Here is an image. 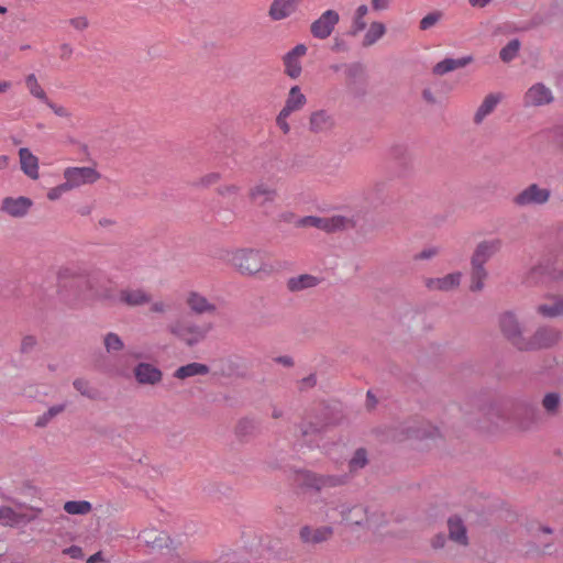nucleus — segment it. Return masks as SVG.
I'll return each instance as SVG.
<instances>
[{"label":"nucleus","instance_id":"nucleus-1","mask_svg":"<svg viewBox=\"0 0 563 563\" xmlns=\"http://www.w3.org/2000/svg\"><path fill=\"white\" fill-rule=\"evenodd\" d=\"M462 411L466 422L483 432L510 430L508 400L488 401L473 396L462 406Z\"/></svg>","mask_w":563,"mask_h":563},{"label":"nucleus","instance_id":"nucleus-2","mask_svg":"<svg viewBox=\"0 0 563 563\" xmlns=\"http://www.w3.org/2000/svg\"><path fill=\"white\" fill-rule=\"evenodd\" d=\"M384 438L390 442H404L409 439L433 440L442 439L438 427L423 421H405L385 427Z\"/></svg>","mask_w":563,"mask_h":563},{"label":"nucleus","instance_id":"nucleus-3","mask_svg":"<svg viewBox=\"0 0 563 563\" xmlns=\"http://www.w3.org/2000/svg\"><path fill=\"white\" fill-rule=\"evenodd\" d=\"M507 400L510 430L528 432L539 424L541 413L538 404L532 398L519 397Z\"/></svg>","mask_w":563,"mask_h":563},{"label":"nucleus","instance_id":"nucleus-4","mask_svg":"<svg viewBox=\"0 0 563 563\" xmlns=\"http://www.w3.org/2000/svg\"><path fill=\"white\" fill-rule=\"evenodd\" d=\"M556 257L552 252L542 254L522 276V283L527 286H537L562 277V271L556 266Z\"/></svg>","mask_w":563,"mask_h":563},{"label":"nucleus","instance_id":"nucleus-5","mask_svg":"<svg viewBox=\"0 0 563 563\" xmlns=\"http://www.w3.org/2000/svg\"><path fill=\"white\" fill-rule=\"evenodd\" d=\"M167 330L188 347H192L207 338L208 333L212 330V324L199 325L187 319L179 318L170 322L167 325Z\"/></svg>","mask_w":563,"mask_h":563},{"label":"nucleus","instance_id":"nucleus-6","mask_svg":"<svg viewBox=\"0 0 563 563\" xmlns=\"http://www.w3.org/2000/svg\"><path fill=\"white\" fill-rule=\"evenodd\" d=\"M231 264L239 273L247 276L272 271L271 266L264 261L262 252L254 249L236 250L232 254Z\"/></svg>","mask_w":563,"mask_h":563},{"label":"nucleus","instance_id":"nucleus-7","mask_svg":"<svg viewBox=\"0 0 563 563\" xmlns=\"http://www.w3.org/2000/svg\"><path fill=\"white\" fill-rule=\"evenodd\" d=\"M562 340V331L550 324L539 325L531 335H527L521 352L551 350Z\"/></svg>","mask_w":563,"mask_h":563},{"label":"nucleus","instance_id":"nucleus-8","mask_svg":"<svg viewBox=\"0 0 563 563\" xmlns=\"http://www.w3.org/2000/svg\"><path fill=\"white\" fill-rule=\"evenodd\" d=\"M498 327L506 341L521 352L527 335L525 325L517 313L512 310H506L498 316Z\"/></svg>","mask_w":563,"mask_h":563},{"label":"nucleus","instance_id":"nucleus-9","mask_svg":"<svg viewBox=\"0 0 563 563\" xmlns=\"http://www.w3.org/2000/svg\"><path fill=\"white\" fill-rule=\"evenodd\" d=\"M297 227L300 228H316L322 230L327 233H334L339 231H344L347 229H354L356 222L352 218H347L344 216H333L329 218H321L316 216H307L300 218L297 223Z\"/></svg>","mask_w":563,"mask_h":563},{"label":"nucleus","instance_id":"nucleus-10","mask_svg":"<svg viewBox=\"0 0 563 563\" xmlns=\"http://www.w3.org/2000/svg\"><path fill=\"white\" fill-rule=\"evenodd\" d=\"M345 68V87L350 95L361 99L367 95V80L365 76V67L361 63H352L344 65Z\"/></svg>","mask_w":563,"mask_h":563},{"label":"nucleus","instance_id":"nucleus-11","mask_svg":"<svg viewBox=\"0 0 563 563\" xmlns=\"http://www.w3.org/2000/svg\"><path fill=\"white\" fill-rule=\"evenodd\" d=\"M551 197V190L541 188L538 184H531L512 198L517 207L545 205Z\"/></svg>","mask_w":563,"mask_h":563},{"label":"nucleus","instance_id":"nucleus-12","mask_svg":"<svg viewBox=\"0 0 563 563\" xmlns=\"http://www.w3.org/2000/svg\"><path fill=\"white\" fill-rule=\"evenodd\" d=\"M85 284H88V279L69 268H60L57 273V294L65 302L69 301V296L66 294V290H78Z\"/></svg>","mask_w":563,"mask_h":563},{"label":"nucleus","instance_id":"nucleus-13","mask_svg":"<svg viewBox=\"0 0 563 563\" xmlns=\"http://www.w3.org/2000/svg\"><path fill=\"white\" fill-rule=\"evenodd\" d=\"M339 21L340 15L336 11L327 10L311 23L310 33L314 38L325 40L332 34Z\"/></svg>","mask_w":563,"mask_h":563},{"label":"nucleus","instance_id":"nucleus-14","mask_svg":"<svg viewBox=\"0 0 563 563\" xmlns=\"http://www.w3.org/2000/svg\"><path fill=\"white\" fill-rule=\"evenodd\" d=\"M101 177L92 167H67L64 170L65 183L70 189L86 184H95Z\"/></svg>","mask_w":563,"mask_h":563},{"label":"nucleus","instance_id":"nucleus-15","mask_svg":"<svg viewBox=\"0 0 563 563\" xmlns=\"http://www.w3.org/2000/svg\"><path fill=\"white\" fill-rule=\"evenodd\" d=\"M553 93L549 87L542 82L532 85L523 97L525 107H541L552 103Z\"/></svg>","mask_w":563,"mask_h":563},{"label":"nucleus","instance_id":"nucleus-16","mask_svg":"<svg viewBox=\"0 0 563 563\" xmlns=\"http://www.w3.org/2000/svg\"><path fill=\"white\" fill-rule=\"evenodd\" d=\"M346 476L319 475L313 472H305L303 485L320 492L323 488L338 487L345 483Z\"/></svg>","mask_w":563,"mask_h":563},{"label":"nucleus","instance_id":"nucleus-17","mask_svg":"<svg viewBox=\"0 0 563 563\" xmlns=\"http://www.w3.org/2000/svg\"><path fill=\"white\" fill-rule=\"evenodd\" d=\"M333 536V529L329 526L311 527L303 526L299 530V539L303 544L316 547L321 544Z\"/></svg>","mask_w":563,"mask_h":563},{"label":"nucleus","instance_id":"nucleus-18","mask_svg":"<svg viewBox=\"0 0 563 563\" xmlns=\"http://www.w3.org/2000/svg\"><path fill=\"white\" fill-rule=\"evenodd\" d=\"M500 249L501 241L499 239L479 242L471 257V264L484 266Z\"/></svg>","mask_w":563,"mask_h":563},{"label":"nucleus","instance_id":"nucleus-19","mask_svg":"<svg viewBox=\"0 0 563 563\" xmlns=\"http://www.w3.org/2000/svg\"><path fill=\"white\" fill-rule=\"evenodd\" d=\"M135 380L140 385H157L162 382L163 372L151 363H139L134 369Z\"/></svg>","mask_w":563,"mask_h":563},{"label":"nucleus","instance_id":"nucleus-20","mask_svg":"<svg viewBox=\"0 0 563 563\" xmlns=\"http://www.w3.org/2000/svg\"><path fill=\"white\" fill-rule=\"evenodd\" d=\"M32 206L33 201L27 197H5L1 202L0 209L13 218H23Z\"/></svg>","mask_w":563,"mask_h":563},{"label":"nucleus","instance_id":"nucleus-21","mask_svg":"<svg viewBox=\"0 0 563 563\" xmlns=\"http://www.w3.org/2000/svg\"><path fill=\"white\" fill-rule=\"evenodd\" d=\"M388 155L390 159L397 164L402 174L412 169V155L408 145L395 143L389 147Z\"/></svg>","mask_w":563,"mask_h":563},{"label":"nucleus","instance_id":"nucleus-22","mask_svg":"<svg viewBox=\"0 0 563 563\" xmlns=\"http://www.w3.org/2000/svg\"><path fill=\"white\" fill-rule=\"evenodd\" d=\"M277 196V190L264 183H258L249 190L250 201L258 207H264L267 203L274 202Z\"/></svg>","mask_w":563,"mask_h":563},{"label":"nucleus","instance_id":"nucleus-23","mask_svg":"<svg viewBox=\"0 0 563 563\" xmlns=\"http://www.w3.org/2000/svg\"><path fill=\"white\" fill-rule=\"evenodd\" d=\"M461 278L462 274L455 272L440 278H427L424 285L430 290L451 291L460 286Z\"/></svg>","mask_w":563,"mask_h":563},{"label":"nucleus","instance_id":"nucleus-24","mask_svg":"<svg viewBox=\"0 0 563 563\" xmlns=\"http://www.w3.org/2000/svg\"><path fill=\"white\" fill-rule=\"evenodd\" d=\"M299 8L296 0H273L268 10V16L273 21H282L295 13Z\"/></svg>","mask_w":563,"mask_h":563},{"label":"nucleus","instance_id":"nucleus-25","mask_svg":"<svg viewBox=\"0 0 563 563\" xmlns=\"http://www.w3.org/2000/svg\"><path fill=\"white\" fill-rule=\"evenodd\" d=\"M343 519L353 526L369 528L372 518L368 515V508L363 505H355L347 510L342 511Z\"/></svg>","mask_w":563,"mask_h":563},{"label":"nucleus","instance_id":"nucleus-26","mask_svg":"<svg viewBox=\"0 0 563 563\" xmlns=\"http://www.w3.org/2000/svg\"><path fill=\"white\" fill-rule=\"evenodd\" d=\"M152 297L143 289H121L119 291V302L128 307H140L151 302Z\"/></svg>","mask_w":563,"mask_h":563},{"label":"nucleus","instance_id":"nucleus-27","mask_svg":"<svg viewBox=\"0 0 563 563\" xmlns=\"http://www.w3.org/2000/svg\"><path fill=\"white\" fill-rule=\"evenodd\" d=\"M325 423L302 421L298 424L303 442L309 446L318 445V438L325 430Z\"/></svg>","mask_w":563,"mask_h":563},{"label":"nucleus","instance_id":"nucleus-28","mask_svg":"<svg viewBox=\"0 0 563 563\" xmlns=\"http://www.w3.org/2000/svg\"><path fill=\"white\" fill-rule=\"evenodd\" d=\"M34 515L29 516L26 514L16 512L11 507L2 506L0 507V523L13 527L21 522H31L37 517V514H40L42 509L37 508L34 509Z\"/></svg>","mask_w":563,"mask_h":563},{"label":"nucleus","instance_id":"nucleus-29","mask_svg":"<svg viewBox=\"0 0 563 563\" xmlns=\"http://www.w3.org/2000/svg\"><path fill=\"white\" fill-rule=\"evenodd\" d=\"M19 158L21 170L29 178L33 180L38 179V158L27 147H21L19 150Z\"/></svg>","mask_w":563,"mask_h":563},{"label":"nucleus","instance_id":"nucleus-30","mask_svg":"<svg viewBox=\"0 0 563 563\" xmlns=\"http://www.w3.org/2000/svg\"><path fill=\"white\" fill-rule=\"evenodd\" d=\"M536 311L543 318L553 319L563 314V297L552 296L536 307Z\"/></svg>","mask_w":563,"mask_h":563},{"label":"nucleus","instance_id":"nucleus-31","mask_svg":"<svg viewBox=\"0 0 563 563\" xmlns=\"http://www.w3.org/2000/svg\"><path fill=\"white\" fill-rule=\"evenodd\" d=\"M448 529L450 540L463 547L468 545L467 530L461 517L451 516L448 519Z\"/></svg>","mask_w":563,"mask_h":563},{"label":"nucleus","instance_id":"nucleus-32","mask_svg":"<svg viewBox=\"0 0 563 563\" xmlns=\"http://www.w3.org/2000/svg\"><path fill=\"white\" fill-rule=\"evenodd\" d=\"M186 303L190 311L196 314L214 313L217 311L216 305L208 301V299L197 291H190L187 296Z\"/></svg>","mask_w":563,"mask_h":563},{"label":"nucleus","instance_id":"nucleus-33","mask_svg":"<svg viewBox=\"0 0 563 563\" xmlns=\"http://www.w3.org/2000/svg\"><path fill=\"white\" fill-rule=\"evenodd\" d=\"M473 62V56H463L461 58H444L443 60L437 63L433 66V74L438 76H443L450 71H453L459 68H463Z\"/></svg>","mask_w":563,"mask_h":563},{"label":"nucleus","instance_id":"nucleus-34","mask_svg":"<svg viewBox=\"0 0 563 563\" xmlns=\"http://www.w3.org/2000/svg\"><path fill=\"white\" fill-rule=\"evenodd\" d=\"M321 283V278L310 275L301 274L295 277H290L287 280V289L290 292H299L306 289L314 288Z\"/></svg>","mask_w":563,"mask_h":563},{"label":"nucleus","instance_id":"nucleus-35","mask_svg":"<svg viewBox=\"0 0 563 563\" xmlns=\"http://www.w3.org/2000/svg\"><path fill=\"white\" fill-rule=\"evenodd\" d=\"M309 125L313 133L328 132L333 128L334 120L327 111L319 110L311 113Z\"/></svg>","mask_w":563,"mask_h":563},{"label":"nucleus","instance_id":"nucleus-36","mask_svg":"<svg viewBox=\"0 0 563 563\" xmlns=\"http://www.w3.org/2000/svg\"><path fill=\"white\" fill-rule=\"evenodd\" d=\"M541 406L549 417H556L562 407V396L559 391H549L543 395Z\"/></svg>","mask_w":563,"mask_h":563},{"label":"nucleus","instance_id":"nucleus-37","mask_svg":"<svg viewBox=\"0 0 563 563\" xmlns=\"http://www.w3.org/2000/svg\"><path fill=\"white\" fill-rule=\"evenodd\" d=\"M209 372L210 368L208 365L194 362L178 367L174 373V377L178 379H186L196 375H207Z\"/></svg>","mask_w":563,"mask_h":563},{"label":"nucleus","instance_id":"nucleus-38","mask_svg":"<svg viewBox=\"0 0 563 563\" xmlns=\"http://www.w3.org/2000/svg\"><path fill=\"white\" fill-rule=\"evenodd\" d=\"M307 102V98L303 93H301L300 88L298 86H294L290 88L286 103L284 106L285 113H291L294 111L300 110Z\"/></svg>","mask_w":563,"mask_h":563},{"label":"nucleus","instance_id":"nucleus-39","mask_svg":"<svg viewBox=\"0 0 563 563\" xmlns=\"http://www.w3.org/2000/svg\"><path fill=\"white\" fill-rule=\"evenodd\" d=\"M499 101L500 97L498 95L489 93L486 96L474 115V122L476 124L482 123L483 120L494 111Z\"/></svg>","mask_w":563,"mask_h":563},{"label":"nucleus","instance_id":"nucleus-40","mask_svg":"<svg viewBox=\"0 0 563 563\" xmlns=\"http://www.w3.org/2000/svg\"><path fill=\"white\" fill-rule=\"evenodd\" d=\"M471 286L470 290L473 292L482 291L484 288V280L487 278L488 273L485 266L471 264Z\"/></svg>","mask_w":563,"mask_h":563},{"label":"nucleus","instance_id":"nucleus-41","mask_svg":"<svg viewBox=\"0 0 563 563\" xmlns=\"http://www.w3.org/2000/svg\"><path fill=\"white\" fill-rule=\"evenodd\" d=\"M386 33V27L382 22H372L366 32L362 45L368 47L374 45Z\"/></svg>","mask_w":563,"mask_h":563},{"label":"nucleus","instance_id":"nucleus-42","mask_svg":"<svg viewBox=\"0 0 563 563\" xmlns=\"http://www.w3.org/2000/svg\"><path fill=\"white\" fill-rule=\"evenodd\" d=\"M257 431V422L251 418H242L235 427V434L239 439H245L255 435Z\"/></svg>","mask_w":563,"mask_h":563},{"label":"nucleus","instance_id":"nucleus-43","mask_svg":"<svg viewBox=\"0 0 563 563\" xmlns=\"http://www.w3.org/2000/svg\"><path fill=\"white\" fill-rule=\"evenodd\" d=\"M73 386L78 393H80V395L89 399L96 400L100 396V391L97 388L91 387L87 379L76 378L73 382Z\"/></svg>","mask_w":563,"mask_h":563},{"label":"nucleus","instance_id":"nucleus-44","mask_svg":"<svg viewBox=\"0 0 563 563\" xmlns=\"http://www.w3.org/2000/svg\"><path fill=\"white\" fill-rule=\"evenodd\" d=\"M368 8L366 4L360 5L355 11V16L351 30L347 32L349 35L355 36L366 27L364 16L367 14Z\"/></svg>","mask_w":563,"mask_h":563},{"label":"nucleus","instance_id":"nucleus-45","mask_svg":"<svg viewBox=\"0 0 563 563\" xmlns=\"http://www.w3.org/2000/svg\"><path fill=\"white\" fill-rule=\"evenodd\" d=\"M520 47L521 42L518 38L509 41L508 44L500 49L499 58L504 63H510L518 56Z\"/></svg>","mask_w":563,"mask_h":563},{"label":"nucleus","instance_id":"nucleus-46","mask_svg":"<svg viewBox=\"0 0 563 563\" xmlns=\"http://www.w3.org/2000/svg\"><path fill=\"white\" fill-rule=\"evenodd\" d=\"M91 509L92 506L87 500H69L64 504V510L69 515H86Z\"/></svg>","mask_w":563,"mask_h":563},{"label":"nucleus","instance_id":"nucleus-47","mask_svg":"<svg viewBox=\"0 0 563 563\" xmlns=\"http://www.w3.org/2000/svg\"><path fill=\"white\" fill-rule=\"evenodd\" d=\"M284 66H285V74L289 76L292 79H296L301 74V64L299 62V58L291 56L290 54H286L283 57Z\"/></svg>","mask_w":563,"mask_h":563},{"label":"nucleus","instance_id":"nucleus-48","mask_svg":"<svg viewBox=\"0 0 563 563\" xmlns=\"http://www.w3.org/2000/svg\"><path fill=\"white\" fill-rule=\"evenodd\" d=\"M368 463L367 451L364 448H358L352 459L349 461V468L351 472H356L365 467Z\"/></svg>","mask_w":563,"mask_h":563},{"label":"nucleus","instance_id":"nucleus-49","mask_svg":"<svg viewBox=\"0 0 563 563\" xmlns=\"http://www.w3.org/2000/svg\"><path fill=\"white\" fill-rule=\"evenodd\" d=\"M66 408L65 404L55 405L51 407L46 412L40 416L35 422V427L44 428L48 424V422L55 418L57 415L62 413Z\"/></svg>","mask_w":563,"mask_h":563},{"label":"nucleus","instance_id":"nucleus-50","mask_svg":"<svg viewBox=\"0 0 563 563\" xmlns=\"http://www.w3.org/2000/svg\"><path fill=\"white\" fill-rule=\"evenodd\" d=\"M103 344H104V349L108 353L120 352L124 349L123 341L114 332H109L104 335Z\"/></svg>","mask_w":563,"mask_h":563},{"label":"nucleus","instance_id":"nucleus-51","mask_svg":"<svg viewBox=\"0 0 563 563\" xmlns=\"http://www.w3.org/2000/svg\"><path fill=\"white\" fill-rule=\"evenodd\" d=\"M26 87L30 92L37 99L43 100L44 102L48 99L43 88L37 82V79L34 74H31L25 79Z\"/></svg>","mask_w":563,"mask_h":563},{"label":"nucleus","instance_id":"nucleus-52","mask_svg":"<svg viewBox=\"0 0 563 563\" xmlns=\"http://www.w3.org/2000/svg\"><path fill=\"white\" fill-rule=\"evenodd\" d=\"M443 16L441 11H433L423 16L419 23L421 31H427L434 26Z\"/></svg>","mask_w":563,"mask_h":563},{"label":"nucleus","instance_id":"nucleus-53","mask_svg":"<svg viewBox=\"0 0 563 563\" xmlns=\"http://www.w3.org/2000/svg\"><path fill=\"white\" fill-rule=\"evenodd\" d=\"M220 179H221V174L220 173H210V174H207V175L200 177L195 183V186L196 187L207 188V187H209L211 185L217 184Z\"/></svg>","mask_w":563,"mask_h":563},{"label":"nucleus","instance_id":"nucleus-54","mask_svg":"<svg viewBox=\"0 0 563 563\" xmlns=\"http://www.w3.org/2000/svg\"><path fill=\"white\" fill-rule=\"evenodd\" d=\"M37 345V339L34 335H25L23 336L20 345L21 354L31 353Z\"/></svg>","mask_w":563,"mask_h":563},{"label":"nucleus","instance_id":"nucleus-55","mask_svg":"<svg viewBox=\"0 0 563 563\" xmlns=\"http://www.w3.org/2000/svg\"><path fill=\"white\" fill-rule=\"evenodd\" d=\"M440 253L438 246H430L423 249L421 252L413 255L415 261H428L435 257Z\"/></svg>","mask_w":563,"mask_h":563},{"label":"nucleus","instance_id":"nucleus-56","mask_svg":"<svg viewBox=\"0 0 563 563\" xmlns=\"http://www.w3.org/2000/svg\"><path fill=\"white\" fill-rule=\"evenodd\" d=\"M241 188L236 185H223L217 188V194L222 197H235Z\"/></svg>","mask_w":563,"mask_h":563},{"label":"nucleus","instance_id":"nucleus-57","mask_svg":"<svg viewBox=\"0 0 563 563\" xmlns=\"http://www.w3.org/2000/svg\"><path fill=\"white\" fill-rule=\"evenodd\" d=\"M68 190H70V188L66 183L60 184V185L52 188L47 192V198L52 201L57 200L64 192H66Z\"/></svg>","mask_w":563,"mask_h":563},{"label":"nucleus","instance_id":"nucleus-58","mask_svg":"<svg viewBox=\"0 0 563 563\" xmlns=\"http://www.w3.org/2000/svg\"><path fill=\"white\" fill-rule=\"evenodd\" d=\"M290 115V113H285V110L282 109L279 114L277 115L276 122L277 125L283 130L285 134H287L290 131V126L287 123L286 119Z\"/></svg>","mask_w":563,"mask_h":563},{"label":"nucleus","instance_id":"nucleus-59","mask_svg":"<svg viewBox=\"0 0 563 563\" xmlns=\"http://www.w3.org/2000/svg\"><path fill=\"white\" fill-rule=\"evenodd\" d=\"M45 103L54 111V113L58 117H62V118H69L70 117V113L68 112V110L62 106H57L55 103H53L52 101H49L48 99L45 101Z\"/></svg>","mask_w":563,"mask_h":563},{"label":"nucleus","instance_id":"nucleus-60","mask_svg":"<svg viewBox=\"0 0 563 563\" xmlns=\"http://www.w3.org/2000/svg\"><path fill=\"white\" fill-rule=\"evenodd\" d=\"M63 553L69 555L71 559H82L84 558L82 549L78 545H71L69 548H66L63 551Z\"/></svg>","mask_w":563,"mask_h":563},{"label":"nucleus","instance_id":"nucleus-61","mask_svg":"<svg viewBox=\"0 0 563 563\" xmlns=\"http://www.w3.org/2000/svg\"><path fill=\"white\" fill-rule=\"evenodd\" d=\"M445 543H446V538H445L444 533H438L431 540V547L434 550L443 549Z\"/></svg>","mask_w":563,"mask_h":563},{"label":"nucleus","instance_id":"nucleus-62","mask_svg":"<svg viewBox=\"0 0 563 563\" xmlns=\"http://www.w3.org/2000/svg\"><path fill=\"white\" fill-rule=\"evenodd\" d=\"M300 384H301L300 390H305V389L314 387L316 384H317V376H316V374H310L307 377L302 378L300 380Z\"/></svg>","mask_w":563,"mask_h":563},{"label":"nucleus","instance_id":"nucleus-63","mask_svg":"<svg viewBox=\"0 0 563 563\" xmlns=\"http://www.w3.org/2000/svg\"><path fill=\"white\" fill-rule=\"evenodd\" d=\"M69 23L73 27L79 31L87 29L89 24L87 18L85 16L74 18L69 21Z\"/></svg>","mask_w":563,"mask_h":563},{"label":"nucleus","instance_id":"nucleus-64","mask_svg":"<svg viewBox=\"0 0 563 563\" xmlns=\"http://www.w3.org/2000/svg\"><path fill=\"white\" fill-rule=\"evenodd\" d=\"M563 13V0H554L550 4V15H558Z\"/></svg>","mask_w":563,"mask_h":563}]
</instances>
